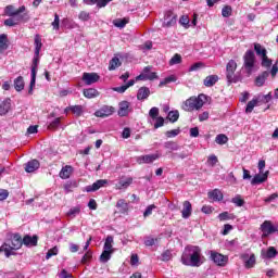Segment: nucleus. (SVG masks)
<instances>
[{
    "instance_id": "680f3d73",
    "label": "nucleus",
    "mask_w": 278,
    "mask_h": 278,
    "mask_svg": "<svg viewBox=\"0 0 278 278\" xmlns=\"http://www.w3.org/2000/svg\"><path fill=\"white\" fill-rule=\"evenodd\" d=\"M60 117L55 118L54 121H52L49 126L48 129H58V127H60Z\"/></svg>"
},
{
    "instance_id": "39448f33",
    "label": "nucleus",
    "mask_w": 278,
    "mask_h": 278,
    "mask_svg": "<svg viewBox=\"0 0 278 278\" xmlns=\"http://www.w3.org/2000/svg\"><path fill=\"white\" fill-rule=\"evenodd\" d=\"M243 68H245L248 75L253 73L255 68V52L253 50H248L243 55Z\"/></svg>"
},
{
    "instance_id": "de8ad7c7",
    "label": "nucleus",
    "mask_w": 278,
    "mask_h": 278,
    "mask_svg": "<svg viewBox=\"0 0 278 278\" xmlns=\"http://www.w3.org/2000/svg\"><path fill=\"white\" fill-rule=\"evenodd\" d=\"M168 119L170 121V123H177V121H179V111L169 112Z\"/></svg>"
},
{
    "instance_id": "864d4df0",
    "label": "nucleus",
    "mask_w": 278,
    "mask_h": 278,
    "mask_svg": "<svg viewBox=\"0 0 278 278\" xmlns=\"http://www.w3.org/2000/svg\"><path fill=\"white\" fill-rule=\"evenodd\" d=\"M59 252L60 250L58 249V247L50 249L46 254V260H51V257H53V255H58Z\"/></svg>"
},
{
    "instance_id": "774afa93",
    "label": "nucleus",
    "mask_w": 278,
    "mask_h": 278,
    "mask_svg": "<svg viewBox=\"0 0 278 278\" xmlns=\"http://www.w3.org/2000/svg\"><path fill=\"white\" fill-rule=\"evenodd\" d=\"M10 197V192L5 189H0V201H5Z\"/></svg>"
},
{
    "instance_id": "3c124183",
    "label": "nucleus",
    "mask_w": 278,
    "mask_h": 278,
    "mask_svg": "<svg viewBox=\"0 0 278 278\" xmlns=\"http://www.w3.org/2000/svg\"><path fill=\"white\" fill-rule=\"evenodd\" d=\"M149 116L150 118H152L153 121H155V118H157L160 116V109H157L156 106H153L150 111H149Z\"/></svg>"
},
{
    "instance_id": "aec40b11",
    "label": "nucleus",
    "mask_w": 278,
    "mask_h": 278,
    "mask_svg": "<svg viewBox=\"0 0 278 278\" xmlns=\"http://www.w3.org/2000/svg\"><path fill=\"white\" fill-rule=\"evenodd\" d=\"M11 108H12V100L10 98H7L0 104V116H5V114H8V112H10Z\"/></svg>"
},
{
    "instance_id": "13d9d810",
    "label": "nucleus",
    "mask_w": 278,
    "mask_h": 278,
    "mask_svg": "<svg viewBox=\"0 0 278 278\" xmlns=\"http://www.w3.org/2000/svg\"><path fill=\"white\" fill-rule=\"evenodd\" d=\"M180 131L181 130H179V129L168 130V131L165 132V136L167 138H175L176 136H179Z\"/></svg>"
},
{
    "instance_id": "e433bc0d",
    "label": "nucleus",
    "mask_w": 278,
    "mask_h": 278,
    "mask_svg": "<svg viewBox=\"0 0 278 278\" xmlns=\"http://www.w3.org/2000/svg\"><path fill=\"white\" fill-rule=\"evenodd\" d=\"M208 197L213 201H223V192L218 189H214L213 191L208 192Z\"/></svg>"
},
{
    "instance_id": "6e6552de",
    "label": "nucleus",
    "mask_w": 278,
    "mask_h": 278,
    "mask_svg": "<svg viewBox=\"0 0 278 278\" xmlns=\"http://www.w3.org/2000/svg\"><path fill=\"white\" fill-rule=\"evenodd\" d=\"M38 55H35L33 59V65H31V79H30V86L28 90V94H34V86H36V73L38 71V62H39Z\"/></svg>"
},
{
    "instance_id": "72a5a7b5",
    "label": "nucleus",
    "mask_w": 278,
    "mask_h": 278,
    "mask_svg": "<svg viewBox=\"0 0 278 278\" xmlns=\"http://www.w3.org/2000/svg\"><path fill=\"white\" fill-rule=\"evenodd\" d=\"M112 253H114V251L103 250L102 254L100 255V262L108 264V262L112 260Z\"/></svg>"
},
{
    "instance_id": "2eb2a0df",
    "label": "nucleus",
    "mask_w": 278,
    "mask_h": 278,
    "mask_svg": "<svg viewBox=\"0 0 278 278\" xmlns=\"http://www.w3.org/2000/svg\"><path fill=\"white\" fill-rule=\"evenodd\" d=\"M160 155L157 154H147V155H141L137 157L138 164H153L155 160H159Z\"/></svg>"
},
{
    "instance_id": "a878e982",
    "label": "nucleus",
    "mask_w": 278,
    "mask_h": 278,
    "mask_svg": "<svg viewBox=\"0 0 278 278\" xmlns=\"http://www.w3.org/2000/svg\"><path fill=\"white\" fill-rule=\"evenodd\" d=\"M268 75H270V72L265 71L256 77L255 84H256V86H258V88H262V86H264V84H266V79H268Z\"/></svg>"
},
{
    "instance_id": "0e129e2a",
    "label": "nucleus",
    "mask_w": 278,
    "mask_h": 278,
    "mask_svg": "<svg viewBox=\"0 0 278 278\" xmlns=\"http://www.w3.org/2000/svg\"><path fill=\"white\" fill-rule=\"evenodd\" d=\"M154 121H156V123L154 124V129H160V127H164V117H157L154 118Z\"/></svg>"
},
{
    "instance_id": "1a4fd4ad",
    "label": "nucleus",
    "mask_w": 278,
    "mask_h": 278,
    "mask_svg": "<svg viewBox=\"0 0 278 278\" xmlns=\"http://www.w3.org/2000/svg\"><path fill=\"white\" fill-rule=\"evenodd\" d=\"M115 112L116 109H114V106L103 105L94 112V116H97V118H108L109 116H112V114H114Z\"/></svg>"
},
{
    "instance_id": "f03ea898",
    "label": "nucleus",
    "mask_w": 278,
    "mask_h": 278,
    "mask_svg": "<svg viewBox=\"0 0 278 278\" xmlns=\"http://www.w3.org/2000/svg\"><path fill=\"white\" fill-rule=\"evenodd\" d=\"M23 247V238L21 235H13L11 239L0 247V253H4L5 257L14 255V251H18Z\"/></svg>"
},
{
    "instance_id": "bf43d9fd",
    "label": "nucleus",
    "mask_w": 278,
    "mask_h": 278,
    "mask_svg": "<svg viewBox=\"0 0 278 278\" xmlns=\"http://www.w3.org/2000/svg\"><path fill=\"white\" fill-rule=\"evenodd\" d=\"M208 166H214L215 164H218V157L216 155H210L207 159Z\"/></svg>"
},
{
    "instance_id": "603ef678",
    "label": "nucleus",
    "mask_w": 278,
    "mask_h": 278,
    "mask_svg": "<svg viewBox=\"0 0 278 278\" xmlns=\"http://www.w3.org/2000/svg\"><path fill=\"white\" fill-rule=\"evenodd\" d=\"M245 268H253L255 266V254H251L248 261L244 263Z\"/></svg>"
},
{
    "instance_id": "e2e57ef3",
    "label": "nucleus",
    "mask_w": 278,
    "mask_h": 278,
    "mask_svg": "<svg viewBox=\"0 0 278 278\" xmlns=\"http://www.w3.org/2000/svg\"><path fill=\"white\" fill-rule=\"evenodd\" d=\"M155 207H156V206H155L154 204L149 205V206L146 208L144 213H143V217L147 218L148 216H151V214H153V210H155Z\"/></svg>"
},
{
    "instance_id": "cd10ccee",
    "label": "nucleus",
    "mask_w": 278,
    "mask_h": 278,
    "mask_svg": "<svg viewBox=\"0 0 278 278\" xmlns=\"http://www.w3.org/2000/svg\"><path fill=\"white\" fill-rule=\"evenodd\" d=\"M217 81H218V75H210L205 77V79L203 80V85L206 88H212V86H214Z\"/></svg>"
},
{
    "instance_id": "a18cd8bd",
    "label": "nucleus",
    "mask_w": 278,
    "mask_h": 278,
    "mask_svg": "<svg viewBox=\"0 0 278 278\" xmlns=\"http://www.w3.org/2000/svg\"><path fill=\"white\" fill-rule=\"evenodd\" d=\"M164 148L168 149L169 151H178L179 150V146L175 141L165 142Z\"/></svg>"
},
{
    "instance_id": "412c9836",
    "label": "nucleus",
    "mask_w": 278,
    "mask_h": 278,
    "mask_svg": "<svg viewBox=\"0 0 278 278\" xmlns=\"http://www.w3.org/2000/svg\"><path fill=\"white\" fill-rule=\"evenodd\" d=\"M182 218H190L192 216V203L190 201H185L182 203Z\"/></svg>"
},
{
    "instance_id": "6e6d98bb",
    "label": "nucleus",
    "mask_w": 278,
    "mask_h": 278,
    "mask_svg": "<svg viewBox=\"0 0 278 278\" xmlns=\"http://www.w3.org/2000/svg\"><path fill=\"white\" fill-rule=\"evenodd\" d=\"M173 81H177V79L175 78V76H168L166 77L164 80H162L160 84H159V87L162 88L163 86H166V84H170Z\"/></svg>"
},
{
    "instance_id": "2f4dec72",
    "label": "nucleus",
    "mask_w": 278,
    "mask_h": 278,
    "mask_svg": "<svg viewBox=\"0 0 278 278\" xmlns=\"http://www.w3.org/2000/svg\"><path fill=\"white\" fill-rule=\"evenodd\" d=\"M136 84V80L130 79L126 85L121 86V87H115L113 88L114 92H118L119 94H123L128 88H131Z\"/></svg>"
},
{
    "instance_id": "9b49d317",
    "label": "nucleus",
    "mask_w": 278,
    "mask_h": 278,
    "mask_svg": "<svg viewBox=\"0 0 278 278\" xmlns=\"http://www.w3.org/2000/svg\"><path fill=\"white\" fill-rule=\"evenodd\" d=\"M211 260H213L217 266H227V262H229V257L218 252H211Z\"/></svg>"
},
{
    "instance_id": "a211bd4d",
    "label": "nucleus",
    "mask_w": 278,
    "mask_h": 278,
    "mask_svg": "<svg viewBox=\"0 0 278 278\" xmlns=\"http://www.w3.org/2000/svg\"><path fill=\"white\" fill-rule=\"evenodd\" d=\"M268 179V170L267 172H262L253 177L251 180L252 186H257V184H264Z\"/></svg>"
},
{
    "instance_id": "4c0bfd02",
    "label": "nucleus",
    "mask_w": 278,
    "mask_h": 278,
    "mask_svg": "<svg viewBox=\"0 0 278 278\" xmlns=\"http://www.w3.org/2000/svg\"><path fill=\"white\" fill-rule=\"evenodd\" d=\"M40 49H42V38L40 35L35 36V55H40Z\"/></svg>"
},
{
    "instance_id": "bb28decb",
    "label": "nucleus",
    "mask_w": 278,
    "mask_h": 278,
    "mask_svg": "<svg viewBox=\"0 0 278 278\" xmlns=\"http://www.w3.org/2000/svg\"><path fill=\"white\" fill-rule=\"evenodd\" d=\"M113 0H84V3L87 5H94L97 4L98 8H105L108 3H110Z\"/></svg>"
},
{
    "instance_id": "9d476101",
    "label": "nucleus",
    "mask_w": 278,
    "mask_h": 278,
    "mask_svg": "<svg viewBox=\"0 0 278 278\" xmlns=\"http://www.w3.org/2000/svg\"><path fill=\"white\" fill-rule=\"evenodd\" d=\"M177 25V15L173 11H167L164 15L163 27H175Z\"/></svg>"
},
{
    "instance_id": "5701e85b",
    "label": "nucleus",
    "mask_w": 278,
    "mask_h": 278,
    "mask_svg": "<svg viewBox=\"0 0 278 278\" xmlns=\"http://www.w3.org/2000/svg\"><path fill=\"white\" fill-rule=\"evenodd\" d=\"M39 168H40V162H38V160H31L28 163H26V166H25L26 173H34Z\"/></svg>"
},
{
    "instance_id": "20e7f679",
    "label": "nucleus",
    "mask_w": 278,
    "mask_h": 278,
    "mask_svg": "<svg viewBox=\"0 0 278 278\" xmlns=\"http://www.w3.org/2000/svg\"><path fill=\"white\" fill-rule=\"evenodd\" d=\"M238 68V63L235 60H230L226 64V79L228 84H238L239 77L236 75V71Z\"/></svg>"
},
{
    "instance_id": "f257e3e1",
    "label": "nucleus",
    "mask_w": 278,
    "mask_h": 278,
    "mask_svg": "<svg viewBox=\"0 0 278 278\" xmlns=\"http://www.w3.org/2000/svg\"><path fill=\"white\" fill-rule=\"evenodd\" d=\"M203 254L199 245H187L181 255V263L185 266H192L199 268L203 264Z\"/></svg>"
},
{
    "instance_id": "5fc2aeb1",
    "label": "nucleus",
    "mask_w": 278,
    "mask_h": 278,
    "mask_svg": "<svg viewBox=\"0 0 278 278\" xmlns=\"http://www.w3.org/2000/svg\"><path fill=\"white\" fill-rule=\"evenodd\" d=\"M231 12H232L231 7L226 5L222 10V15L224 16V18H229V16H231Z\"/></svg>"
},
{
    "instance_id": "69168bd1",
    "label": "nucleus",
    "mask_w": 278,
    "mask_h": 278,
    "mask_svg": "<svg viewBox=\"0 0 278 278\" xmlns=\"http://www.w3.org/2000/svg\"><path fill=\"white\" fill-rule=\"evenodd\" d=\"M53 29H60V15L58 13L54 14V21L52 22Z\"/></svg>"
},
{
    "instance_id": "423d86ee",
    "label": "nucleus",
    "mask_w": 278,
    "mask_h": 278,
    "mask_svg": "<svg viewBox=\"0 0 278 278\" xmlns=\"http://www.w3.org/2000/svg\"><path fill=\"white\" fill-rule=\"evenodd\" d=\"M261 231L263 232V238H268V236L273 233H278V225H273V222L270 220H265L261 225Z\"/></svg>"
},
{
    "instance_id": "8fccbe9b",
    "label": "nucleus",
    "mask_w": 278,
    "mask_h": 278,
    "mask_svg": "<svg viewBox=\"0 0 278 278\" xmlns=\"http://www.w3.org/2000/svg\"><path fill=\"white\" fill-rule=\"evenodd\" d=\"M175 64H181V54H175L170 60H169V66H175Z\"/></svg>"
},
{
    "instance_id": "49530a36",
    "label": "nucleus",
    "mask_w": 278,
    "mask_h": 278,
    "mask_svg": "<svg viewBox=\"0 0 278 278\" xmlns=\"http://www.w3.org/2000/svg\"><path fill=\"white\" fill-rule=\"evenodd\" d=\"M255 105H257V99H253L252 101L248 102V105L245 108V113L251 114V112H253Z\"/></svg>"
},
{
    "instance_id": "58836bf2",
    "label": "nucleus",
    "mask_w": 278,
    "mask_h": 278,
    "mask_svg": "<svg viewBox=\"0 0 278 278\" xmlns=\"http://www.w3.org/2000/svg\"><path fill=\"white\" fill-rule=\"evenodd\" d=\"M121 64H122L121 59H118L117 56H114L109 63V71H116V68H118Z\"/></svg>"
},
{
    "instance_id": "4be33fe9",
    "label": "nucleus",
    "mask_w": 278,
    "mask_h": 278,
    "mask_svg": "<svg viewBox=\"0 0 278 278\" xmlns=\"http://www.w3.org/2000/svg\"><path fill=\"white\" fill-rule=\"evenodd\" d=\"M130 184H134V178L127 177V178H122L116 185L115 188L117 190H123L126 188H129Z\"/></svg>"
},
{
    "instance_id": "6ab92c4d",
    "label": "nucleus",
    "mask_w": 278,
    "mask_h": 278,
    "mask_svg": "<svg viewBox=\"0 0 278 278\" xmlns=\"http://www.w3.org/2000/svg\"><path fill=\"white\" fill-rule=\"evenodd\" d=\"M151 96V90L148 87H140L137 92L138 101H146Z\"/></svg>"
},
{
    "instance_id": "09e8293b",
    "label": "nucleus",
    "mask_w": 278,
    "mask_h": 278,
    "mask_svg": "<svg viewBox=\"0 0 278 278\" xmlns=\"http://www.w3.org/2000/svg\"><path fill=\"white\" fill-rule=\"evenodd\" d=\"M231 203L237 205V207H242V205H244V199H242L241 195H236L232 198Z\"/></svg>"
},
{
    "instance_id": "4468645a",
    "label": "nucleus",
    "mask_w": 278,
    "mask_h": 278,
    "mask_svg": "<svg viewBox=\"0 0 278 278\" xmlns=\"http://www.w3.org/2000/svg\"><path fill=\"white\" fill-rule=\"evenodd\" d=\"M25 10H26L25 5H22L18 9H15L14 5H8L4 12L7 16H18L20 14H23Z\"/></svg>"
},
{
    "instance_id": "c9c22d12",
    "label": "nucleus",
    "mask_w": 278,
    "mask_h": 278,
    "mask_svg": "<svg viewBox=\"0 0 278 278\" xmlns=\"http://www.w3.org/2000/svg\"><path fill=\"white\" fill-rule=\"evenodd\" d=\"M81 214V206H73L70 208V211L66 213V216L68 218H75L76 216H79Z\"/></svg>"
},
{
    "instance_id": "a19ab883",
    "label": "nucleus",
    "mask_w": 278,
    "mask_h": 278,
    "mask_svg": "<svg viewBox=\"0 0 278 278\" xmlns=\"http://www.w3.org/2000/svg\"><path fill=\"white\" fill-rule=\"evenodd\" d=\"M112 244H114V237L112 236H108L104 242V251H113L114 252V248H112Z\"/></svg>"
},
{
    "instance_id": "79ce46f5",
    "label": "nucleus",
    "mask_w": 278,
    "mask_h": 278,
    "mask_svg": "<svg viewBox=\"0 0 278 278\" xmlns=\"http://www.w3.org/2000/svg\"><path fill=\"white\" fill-rule=\"evenodd\" d=\"M261 66H263V68H270L273 66V60L265 54V56L261 58Z\"/></svg>"
},
{
    "instance_id": "ddd939ff",
    "label": "nucleus",
    "mask_w": 278,
    "mask_h": 278,
    "mask_svg": "<svg viewBox=\"0 0 278 278\" xmlns=\"http://www.w3.org/2000/svg\"><path fill=\"white\" fill-rule=\"evenodd\" d=\"M99 79L100 77L97 73H84L83 75V81H85L87 86H92V84H97Z\"/></svg>"
},
{
    "instance_id": "f3484780",
    "label": "nucleus",
    "mask_w": 278,
    "mask_h": 278,
    "mask_svg": "<svg viewBox=\"0 0 278 278\" xmlns=\"http://www.w3.org/2000/svg\"><path fill=\"white\" fill-rule=\"evenodd\" d=\"M261 256L263 260H275L277 257V249L269 247L267 250H262Z\"/></svg>"
},
{
    "instance_id": "c03bdc74",
    "label": "nucleus",
    "mask_w": 278,
    "mask_h": 278,
    "mask_svg": "<svg viewBox=\"0 0 278 278\" xmlns=\"http://www.w3.org/2000/svg\"><path fill=\"white\" fill-rule=\"evenodd\" d=\"M228 141H229V138H227L226 135L224 134H219L215 138V142L217 144H227Z\"/></svg>"
},
{
    "instance_id": "7c9ffc66",
    "label": "nucleus",
    "mask_w": 278,
    "mask_h": 278,
    "mask_svg": "<svg viewBox=\"0 0 278 278\" xmlns=\"http://www.w3.org/2000/svg\"><path fill=\"white\" fill-rule=\"evenodd\" d=\"M8 47H10V45L8 43V35H0V53L8 51Z\"/></svg>"
},
{
    "instance_id": "37998d69",
    "label": "nucleus",
    "mask_w": 278,
    "mask_h": 278,
    "mask_svg": "<svg viewBox=\"0 0 278 278\" xmlns=\"http://www.w3.org/2000/svg\"><path fill=\"white\" fill-rule=\"evenodd\" d=\"M127 23H129V17H124V18H117L113 22V25L115 27H119L121 29H123V27H125V25H127Z\"/></svg>"
},
{
    "instance_id": "c85d7f7f",
    "label": "nucleus",
    "mask_w": 278,
    "mask_h": 278,
    "mask_svg": "<svg viewBox=\"0 0 278 278\" xmlns=\"http://www.w3.org/2000/svg\"><path fill=\"white\" fill-rule=\"evenodd\" d=\"M116 208L119 210L121 214H127V212H129V204L121 199L116 203Z\"/></svg>"
},
{
    "instance_id": "338daca9",
    "label": "nucleus",
    "mask_w": 278,
    "mask_h": 278,
    "mask_svg": "<svg viewBox=\"0 0 278 278\" xmlns=\"http://www.w3.org/2000/svg\"><path fill=\"white\" fill-rule=\"evenodd\" d=\"M92 260V252L88 251L81 258L83 264H87V262H90Z\"/></svg>"
},
{
    "instance_id": "c756f323",
    "label": "nucleus",
    "mask_w": 278,
    "mask_h": 278,
    "mask_svg": "<svg viewBox=\"0 0 278 278\" xmlns=\"http://www.w3.org/2000/svg\"><path fill=\"white\" fill-rule=\"evenodd\" d=\"M14 88L16 92H21L25 89V79H23V76H18L14 79Z\"/></svg>"
},
{
    "instance_id": "473e14b6",
    "label": "nucleus",
    "mask_w": 278,
    "mask_h": 278,
    "mask_svg": "<svg viewBox=\"0 0 278 278\" xmlns=\"http://www.w3.org/2000/svg\"><path fill=\"white\" fill-rule=\"evenodd\" d=\"M254 51H255L256 55H258V58H264L268 53V51H266V48H264L260 43H254Z\"/></svg>"
},
{
    "instance_id": "ea45409f",
    "label": "nucleus",
    "mask_w": 278,
    "mask_h": 278,
    "mask_svg": "<svg viewBox=\"0 0 278 278\" xmlns=\"http://www.w3.org/2000/svg\"><path fill=\"white\" fill-rule=\"evenodd\" d=\"M68 110H71V112L73 114H75V116L79 117L81 116V114H84V106L81 105H72V106H68Z\"/></svg>"
},
{
    "instance_id": "f8f14e48",
    "label": "nucleus",
    "mask_w": 278,
    "mask_h": 278,
    "mask_svg": "<svg viewBox=\"0 0 278 278\" xmlns=\"http://www.w3.org/2000/svg\"><path fill=\"white\" fill-rule=\"evenodd\" d=\"M118 111L117 114L121 117H125V116H129L130 112H132L131 110V103H129L128 101H122L118 103Z\"/></svg>"
},
{
    "instance_id": "dca6fc26",
    "label": "nucleus",
    "mask_w": 278,
    "mask_h": 278,
    "mask_svg": "<svg viewBox=\"0 0 278 278\" xmlns=\"http://www.w3.org/2000/svg\"><path fill=\"white\" fill-rule=\"evenodd\" d=\"M108 184L106 179H100L85 188L86 192H97L100 188H103Z\"/></svg>"
},
{
    "instance_id": "7ed1b4c3",
    "label": "nucleus",
    "mask_w": 278,
    "mask_h": 278,
    "mask_svg": "<svg viewBox=\"0 0 278 278\" xmlns=\"http://www.w3.org/2000/svg\"><path fill=\"white\" fill-rule=\"evenodd\" d=\"M205 105V94H199L198 97H190L181 104V110L185 112H194L201 110Z\"/></svg>"
},
{
    "instance_id": "b1692460",
    "label": "nucleus",
    "mask_w": 278,
    "mask_h": 278,
    "mask_svg": "<svg viewBox=\"0 0 278 278\" xmlns=\"http://www.w3.org/2000/svg\"><path fill=\"white\" fill-rule=\"evenodd\" d=\"M71 175H73V166L65 165L64 167H62L59 177H61V179H70Z\"/></svg>"
},
{
    "instance_id": "4d7b16f0",
    "label": "nucleus",
    "mask_w": 278,
    "mask_h": 278,
    "mask_svg": "<svg viewBox=\"0 0 278 278\" xmlns=\"http://www.w3.org/2000/svg\"><path fill=\"white\" fill-rule=\"evenodd\" d=\"M170 257H173V254L170 253L169 250H166V251L163 252L162 255H161L162 262H169Z\"/></svg>"
},
{
    "instance_id": "052dcab7",
    "label": "nucleus",
    "mask_w": 278,
    "mask_h": 278,
    "mask_svg": "<svg viewBox=\"0 0 278 278\" xmlns=\"http://www.w3.org/2000/svg\"><path fill=\"white\" fill-rule=\"evenodd\" d=\"M79 21H90V13L81 11L78 15Z\"/></svg>"
},
{
    "instance_id": "f704fd0d",
    "label": "nucleus",
    "mask_w": 278,
    "mask_h": 278,
    "mask_svg": "<svg viewBox=\"0 0 278 278\" xmlns=\"http://www.w3.org/2000/svg\"><path fill=\"white\" fill-rule=\"evenodd\" d=\"M84 97H86V99H94L99 97V91L94 88L85 89Z\"/></svg>"
},
{
    "instance_id": "0eeeda50",
    "label": "nucleus",
    "mask_w": 278,
    "mask_h": 278,
    "mask_svg": "<svg viewBox=\"0 0 278 278\" xmlns=\"http://www.w3.org/2000/svg\"><path fill=\"white\" fill-rule=\"evenodd\" d=\"M153 79H157V74L151 72V66L144 67L142 73L136 77L137 81H153Z\"/></svg>"
},
{
    "instance_id": "393cba45",
    "label": "nucleus",
    "mask_w": 278,
    "mask_h": 278,
    "mask_svg": "<svg viewBox=\"0 0 278 278\" xmlns=\"http://www.w3.org/2000/svg\"><path fill=\"white\" fill-rule=\"evenodd\" d=\"M22 244H25V247H36L38 244V237L25 236L22 240Z\"/></svg>"
}]
</instances>
